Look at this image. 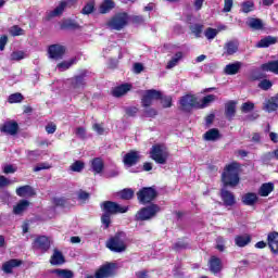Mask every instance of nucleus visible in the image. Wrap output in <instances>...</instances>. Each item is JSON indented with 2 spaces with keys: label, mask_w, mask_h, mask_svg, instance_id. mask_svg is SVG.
I'll return each mask as SVG.
<instances>
[{
  "label": "nucleus",
  "mask_w": 278,
  "mask_h": 278,
  "mask_svg": "<svg viewBox=\"0 0 278 278\" xmlns=\"http://www.w3.org/2000/svg\"><path fill=\"white\" fill-rule=\"evenodd\" d=\"M222 181L231 188H235V186L240 184V165H238V163H231L226 166V169L222 175Z\"/></svg>",
  "instance_id": "nucleus-1"
},
{
  "label": "nucleus",
  "mask_w": 278,
  "mask_h": 278,
  "mask_svg": "<svg viewBox=\"0 0 278 278\" xmlns=\"http://www.w3.org/2000/svg\"><path fill=\"white\" fill-rule=\"evenodd\" d=\"M106 25L109 29L121 31V29H125L129 25V14L126 12L117 13L108 21Z\"/></svg>",
  "instance_id": "nucleus-2"
},
{
  "label": "nucleus",
  "mask_w": 278,
  "mask_h": 278,
  "mask_svg": "<svg viewBox=\"0 0 278 278\" xmlns=\"http://www.w3.org/2000/svg\"><path fill=\"white\" fill-rule=\"evenodd\" d=\"M106 247L114 253H123L127 249L126 237L124 232L116 233L108 242Z\"/></svg>",
  "instance_id": "nucleus-3"
},
{
  "label": "nucleus",
  "mask_w": 278,
  "mask_h": 278,
  "mask_svg": "<svg viewBox=\"0 0 278 278\" xmlns=\"http://www.w3.org/2000/svg\"><path fill=\"white\" fill-rule=\"evenodd\" d=\"M150 155L156 164H164L168 160V149L164 144H155L152 147Z\"/></svg>",
  "instance_id": "nucleus-4"
},
{
  "label": "nucleus",
  "mask_w": 278,
  "mask_h": 278,
  "mask_svg": "<svg viewBox=\"0 0 278 278\" xmlns=\"http://www.w3.org/2000/svg\"><path fill=\"white\" fill-rule=\"evenodd\" d=\"M160 211H161L160 205L151 204V205L142 207L140 211H138V213L136 214V219L137 220H151V218H155V216H157Z\"/></svg>",
  "instance_id": "nucleus-5"
},
{
  "label": "nucleus",
  "mask_w": 278,
  "mask_h": 278,
  "mask_svg": "<svg viewBox=\"0 0 278 278\" xmlns=\"http://www.w3.org/2000/svg\"><path fill=\"white\" fill-rule=\"evenodd\" d=\"M157 197V191L151 187H144L139 192H137V199L139 203L146 205V203H151Z\"/></svg>",
  "instance_id": "nucleus-6"
},
{
  "label": "nucleus",
  "mask_w": 278,
  "mask_h": 278,
  "mask_svg": "<svg viewBox=\"0 0 278 278\" xmlns=\"http://www.w3.org/2000/svg\"><path fill=\"white\" fill-rule=\"evenodd\" d=\"M157 99H162V93L155 89H150L144 91L141 103L143 108H151L153 105L154 101H157Z\"/></svg>",
  "instance_id": "nucleus-7"
},
{
  "label": "nucleus",
  "mask_w": 278,
  "mask_h": 278,
  "mask_svg": "<svg viewBox=\"0 0 278 278\" xmlns=\"http://www.w3.org/2000/svg\"><path fill=\"white\" fill-rule=\"evenodd\" d=\"M102 210L104 212V214H125L127 212V206H121L119 204H117L116 202H104L102 204Z\"/></svg>",
  "instance_id": "nucleus-8"
},
{
  "label": "nucleus",
  "mask_w": 278,
  "mask_h": 278,
  "mask_svg": "<svg viewBox=\"0 0 278 278\" xmlns=\"http://www.w3.org/2000/svg\"><path fill=\"white\" fill-rule=\"evenodd\" d=\"M180 106L185 112H188L192 110V108H199V101L197 100V97L187 94L180 99Z\"/></svg>",
  "instance_id": "nucleus-9"
},
{
  "label": "nucleus",
  "mask_w": 278,
  "mask_h": 278,
  "mask_svg": "<svg viewBox=\"0 0 278 278\" xmlns=\"http://www.w3.org/2000/svg\"><path fill=\"white\" fill-rule=\"evenodd\" d=\"M48 53L52 60H62L64 53H66V48L60 45H53L49 47Z\"/></svg>",
  "instance_id": "nucleus-10"
},
{
  "label": "nucleus",
  "mask_w": 278,
  "mask_h": 278,
  "mask_svg": "<svg viewBox=\"0 0 278 278\" xmlns=\"http://www.w3.org/2000/svg\"><path fill=\"white\" fill-rule=\"evenodd\" d=\"M114 275V264H106L96 271V278H110Z\"/></svg>",
  "instance_id": "nucleus-11"
},
{
  "label": "nucleus",
  "mask_w": 278,
  "mask_h": 278,
  "mask_svg": "<svg viewBox=\"0 0 278 278\" xmlns=\"http://www.w3.org/2000/svg\"><path fill=\"white\" fill-rule=\"evenodd\" d=\"M267 244L271 253H274V255H277L278 254V232L274 231L268 233Z\"/></svg>",
  "instance_id": "nucleus-12"
},
{
  "label": "nucleus",
  "mask_w": 278,
  "mask_h": 278,
  "mask_svg": "<svg viewBox=\"0 0 278 278\" xmlns=\"http://www.w3.org/2000/svg\"><path fill=\"white\" fill-rule=\"evenodd\" d=\"M34 247L35 249H39V251H49L51 241H49V238L41 236L35 240Z\"/></svg>",
  "instance_id": "nucleus-13"
},
{
  "label": "nucleus",
  "mask_w": 278,
  "mask_h": 278,
  "mask_svg": "<svg viewBox=\"0 0 278 278\" xmlns=\"http://www.w3.org/2000/svg\"><path fill=\"white\" fill-rule=\"evenodd\" d=\"M22 264H23V261L12 258L2 265V270L7 275H10V274H12V270H14V268H18V266H21Z\"/></svg>",
  "instance_id": "nucleus-14"
},
{
  "label": "nucleus",
  "mask_w": 278,
  "mask_h": 278,
  "mask_svg": "<svg viewBox=\"0 0 278 278\" xmlns=\"http://www.w3.org/2000/svg\"><path fill=\"white\" fill-rule=\"evenodd\" d=\"M139 160H140V153L136 151H131L124 156V164L126 166H134L138 164Z\"/></svg>",
  "instance_id": "nucleus-15"
},
{
  "label": "nucleus",
  "mask_w": 278,
  "mask_h": 278,
  "mask_svg": "<svg viewBox=\"0 0 278 278\" xmlns=\"http://www.w3.org/2000/svg\"><path fill=\"white\" fill-rule=\"evenodd\" d=\"M210 270L211 273H214V275L220 273L223 270V261H220L219 257L212 256L208 262Z\"/></svg>",
  "instance_id": "nucleus-16"
},
{
  "label": "nucleus",
  "mask_w": 278,
  "mask_h": 278,
  "mask_svg": "<svg viewBox=\"0 0 278 278\" xmlns=\"http://www.w3.org/2000/svg\"><path fill=\"white\" fill-rule=\"evenodd\" d=\"M222 200L226 207H233V205L236 204V197H233V193L225 189L222 190Z\"/></svg>",
  "instance_id": "nucleus-17"
},
{
  "label": "nucleus",
  "mask_w": 278,
  "mask_h": 278,
  "mask_svg": "<svg viewBox=\"0 0 278 278\" xmlns=\"http://www.w3.org/2000/svg\"><path fill=\"white\" fill-rule=\"evenodd\" d=\"M68 81L71 84V90L79 91L86 86V80H84V76H75Z\"/></svg>",
  "instance_id": "nucleus-18"
},
{
  "label": "nucleus",
  "mask_w": 278,
  "mask_h": 278,
  "mask_svg": "<svg viewBox=\"0 0 278 278\" xmlns=\"http://www.w3.org/2000/svg\"><path fill=\"white\" fill-rule=\"evenodd\" d=\"M1 131L9 134V136H15L16 131H18V124L16 122H7L1 127Z\"/></svg>",
  "instance_id": "nucleus-19"
},
{
  "label": "nucleus",
  "mask_w": 278,
  "mask_h": 278,
  "mask_svg": "<svg viewBox=\"0 0 278 278\" xmlns=\"http://www.w3.org/2000/svg\"><path fill=\"white\" fill-rule=\"evenodd\" d=\"M273 45H277V37H273V36H267L263 39H261L257 43H256V48L257 49H266Z\"/></svg>",
  "instance_id": "nucleus-20"
},
{
  "label": "nucleus",
  "mask_w": 278,
  "mask_h": 278,
  "mask_svg": "<svg viewBox=\"0 0 278 278\" xmlns=\"http://www.w3.org/2000/svg\"><path fill=\"white\" fill-rule=\"evenodd\" d=\"M247 25L251 27V29H254V31L264 29V21L261 18L250 17L248 18Z\"/></svg>",
  "instance_id": "nucleus-21"
},
{
  "label": "nucleus",
  "mask_w": 278,
  "mask_h": 278,
  "mask_svg": "<svg viewBox=\"0 0 278 278\" xmlns=\"http://www.w3.org/2000/svg\"><path fill=\"white\" fill-rule=\"evenodd\" d=\"M240 68H242V62L237 61L235 63L226 65L224 71L226 75H238Z\"/></svg>",
  "instance_id": "nucleus-22"
},
{
  "label": "nucleus",
  "mask_w": 278,
  "mask_h": 278,
  "mask_svg": "<svg viewBox=\"0 0 278 278\" xmlns=\"http://www.w3.org/2000/svg\"><path fill=\"white\" fill-rule=\"evenodd\" d=\"M64 10H66V2H60V4L52 11H49L47 13L48 18H55V16H62L64 13Z\"/></svg>",
  "instance_id": "nucleus-23"
},
{
  "label": "nucleus",
  "mask_w": 278,
  "mask_h": 278,
  "mask_svg": "<svg viewBox=\"0 0 278 278\" xmlns=\"http://www.w3.org/2000/svg\"><path fill=\"white\" fill-rule=\"evenodd\" d=\"M131 90V85L125 84L121 85L118 87H115L112 91L113 97H124V94H127Z\"/></svg>",
  "instance_id": "nucleus-24"
},
{
  "label": "nucleus",
  "mask_w": 278,
  "mask_h": 278,
  "mask_svg": "<svg viewBox=\"0 0 278 278\" xmlns=\"http://www.w3.org/2000/svg\"><path fill=\"white\" fill-rule=\"evenodd\" d=\"M16 194L17 197H34L36 191H34L31 186H23L16 189Z\"/></svg>",
  "instance_id": "nucleus-25"
},
{
  "label": "nucleus",
  "mask_w": 278,
  "mask_h": 278,
  "mask_svg": "<svg viewBox=\"0 0 278 278\" xmlns=\"http://www.w3.org/2000/svg\"><path fill=\"white\" fill-rule=\"evenodd\" d=\"M275 190V185L273 182H265L258 189L260 197H268L270 192Z\"/></svg>",
  "instance_id": "nucleus-26"
},
{
  "label": "nucleus",
  "mask_w": 278,
  "mask_h": 278,
  "mask_svg": "<svg viewBox=\"0 0 278 278\" xmlns=\"http://www.w3.org/2000/svg\"><path fill=\"white\" fill-rule=\"evenodd\" d=\"M277 108H278V96L273 97L265 101L264 110H266V112H275Z\"/></svg>",
  "instance_id": "nucleus-27"
},
{
  "label": "nucleus",
  "mask_w": 278,
  "mask_h": 278,
  "mask_svg": "<svg viewBox=\"0 0 278 278\" xmlns=\"http://www.w3.org/2000/svg\"><path fill=\"white\" fill-rule=\"evenodd\" d=\"M251 243V236L240 235L235 238V244L240 248H244Z\"/></svg>",
  "instance_id": "nucleus-28"
},
{
  "label": "nucleus",
  "mask_w": 278,
  "mask_h": 278,
  "mask_svg": "<svg viewBox=\"0 0 278 278\" xmlns=\"http://www.w3.org/2000/svg\"><path fill=\"white\" fill-rule=\"evenodd\" d=\"M50 264H52V266H60L64 264V255H62V252L54 250L50 260Z\"/></svg>",
  "instance_id": "nucleus-29"
},
{
  "label": "nucleus",
  "mask_w": 278,
  "mask_h": 278,
  "mask_svg": "<svg viewBox=\"0 0 278 278\" xmlns=\"http://www.w3.org/2000/svg\"><path fill=\"white\" fill-rule=\"evenodd\" d=\"M52 275H55L58 278H74L75 274L71 269H53L51 270Z\"/></svg>",
  "instance_id": "nucleus-30"
},
{
  "label": "nucleus",
  "mask_w": 278,
  "mask_h": 278,
  "mask_svg": "<svg viewBox=\"0 0 278 278\" xmlns=\"http://www.w3.org/2000/svg\"><path fill=\"white\" fill-rule=\"evenodd\" d=\"M116 4L113 2V0H104L100 5V14H108L109 12H112Z\"/></svg>",
  "instance_id": "nucleus-31"
},
{
  "label": "nucleus",
  "mask_w": 278,
  "mask_h": 278,
  "mask_svg": "<svg viewBox=\"0 0 278 278\" xmlns=\"http://www.w3.org/2000/svg\"><path fill=\"white\" fill-rule=\"evenodd\" d=\"M103 160L96 157L91 161V169L93 170V173H96V175L103 173Z\"/></svg>",
  "instance_id": "nucleus-32"
},
{
  "label": "nucleus",
  "mask_w": 278,
  "mask_h": 278,
  "mask_svg": "<svg viewBox=\"0 0 278 278\" xmlns=\"http://www.w3.org/2000/svg\"><path fill=\"white\" fill-rule=\"evenodd\" d=\"M29 207V201L21 200L14 207L13 214L21 215Z\"/></svg>",
  "instance_id": "nucleus-33"
},
{
  "label": "nucleus",
  "mask_w": 278,
  "mask_h": 278,
  "mask_svg": "<svg viewBox=\"0 0 278 278\" xmlns=\"http://www.w3.org/2000/svg\"><path fill=\"white\" fill-rule=\"evenodd\" d=\"M217 97L215 94L205 96L200 102H198V109L203 110L204 108H207L210 103H214Z\"/></svg>",
  "instance_id": "nucleus-34"
},
{
  "label": "nucleus",
  "mask_w": 278,
  "mask_h": 278,
  "mask_svg": "<svg viewBox=\"0 0 278 278\" xmlns=\"http://www.w3.org/2000/svg\"><path fill=\"white\" fill-rule=\"evenodd\" d=\"M219 138H220V131H218V129L216 128L210 129L204 134V139L211 142L219 140Z\"/></svg>",
  "instance_id": "nucleus-35"
},
{
  "label": "nucleus",
  "mask_w": 278,
  "mask_h": 278,
  "mask_svg": "<svg viewBox=\"0 0 278 278\" xmlns=\"http://www.w3.org/2000/svg\"><path fill=\"white\" fill-rule=\"evenodd\" d=\"M261 68L265 72L275 73L278 75V61H271L261 65Z\"/></svg>",
  "instance_id": "nucleus-36"
},
{
  "label": "nucleus",
  "mask_w": 278,
  "mask_h": 278,
  "mask_svg": "<svg viewBox=\"0 0 278 278\" xmlns=\"http://www.w3.org/2000/svg\"><path fill=\"white\" fill-rule=\"evenodd\" d=\"M241 201L244 205H255V203H257V194L256 193H245L242 197Z\"/></svg>",
  "instance_id": "nucleus-37"
},
{
  "label": "nucleus",
  "mask_w": 278,
  "mask_h": 278,
  "mask_svg": "<svg viewBox=\"0 0 278 278\" xmlns=\"http://www.w3.org/2000/svg\"><path fill=\"white\" fill-rule=\"evenodd\" d=\"M226 55H233V53H238V42L229 41L224 47Z\"/></svg>",
  "instance_id": "nucleus-38"
},
{
  "label": "nucleus",
  "mask_w": 278,
  "mask_h": 278,
  "mask_svg": "<svg viewBox=\"0 0 278 278\" xmlns=\"http://www.w3.org/2000/svg\"><path fill=\"white\" fill-rule=\"evenodd\" d=\"M77 60L76 59H70L67 61H63L56 65V68L63 73L64 71H68L73 64H76Z\"/></svg>",
  "instance_id": "nucleus-39"
},
{
  "label": "nucleus",
  "mask_w": 278,
  "mask_h": 278,
  "mask_svg": "<svg viewBox=\"0 0 278 278\" xmlns=\"http://www.w3.org/2000/svg\"><path fill=\"white\" fill-rule=\"evenodd\" d=\"M184 58V53L182 52H177L170 61H168L166 68L170 70V68H175V66L177 64H179V60H181Z\"/></svg>",
  "instance_id": "nucleus-40"
},
{
  "label": "nucleus",
  "mask_w": 278,
  "mask_h": 278,
  "mask_svg": "<svg viewBox=\"0 0 278 278\" xmlns=\"http://www.w3.org/2000/svg\"><path fill=\"white\" fill-rule=\"evenodd\" d=\"M226 116L228 118H233L236 116V102L230 101L226 103Z\"/></svg>",
  "instance_id": "nucleus-41"
},
{
  "label": "nucleus",
  "mask_w": 278,
  "mask_h": 278,
  "mask_svg": "<svg viewBox=\"0 0 278 278\" xmlns=\"http://www.w3.org/2000/svg\"><path fill=\"white\" fill-rule=\"evenodd\" d=\"M27 58V54L23 51H13L10 55L11 62H21V60H25Z\"/></svg>",
  "instance_id": "nucleus-42"
},
{
  "label": "nucleus",
  "mask_w": 278,
  "mask_h": 278,
  "mask_svg": "<svg viewBox=\"0 0 278 278\" xmlns=\"http://www.w3.org/2000/svg\"><path fill=\"white\" fill-rule=\"evenodd\" d=\"M119 199H124L125 201H129V199H134V189H123L117 193Z\"/></svg>",
  "instance_id": "nucleus-43"
},
{
  "label": "nucleus",
  "mask_w": 278,
  "mask_h": 278,
  "mask_svg": "<svg viewBox=\"0 0 278 278\" xmlns=\"http://www.w3.org/2000/svg\"><path fill=\"white\" fill-rule=\"evenodd\" d=\"M218 31L219 30L216 28L208 27L205 29L204 36L207 40H214V38H216V36H218Z\"/></svg>",
  "instance_id": "nucleus-44"
},
{
  "label": "nucleus",
  "mask_w": 278,
  "mask_h": 278,
  "mask_svg": "<svg viewBox=\"0 0 278 278\" xmlns=\"http://www.w3.org/2000/svg\"><path fill=\"white\" fill-rule=\"evenodd\" d=\"M254 7L255 4L253 3V1L251 0L244 1L241 4V12H243L244 14H249V12H253Z\"/></svg>",
  "instance_id": "nucleus-45"
},
{
  "label": "nucleus",
  "mask_w": 278,
  "mask_h": 278,
  "mask_svg": "<svg viewBox=\"0 0 278 278\" xmlns=\"http://www.w3.org/2000/svg\"><path fill=\"white\" fill-rule=\"evenodd\" d=\"M92 12H94V1H89L83 8L81 14L88 16L89 14H92Z\"/></svg>",
  "instance_id": "nucleus-46"
},
{
  "label": "nucleus",
  "mask_w": 278,
  "mask_h": 278,
  "mask_svg": "<svg viewBox=\"0 0 278 278\" xmlns=\"http://www.w3.org/2000/svg\"><path fill=\"white\" fill-rule=\"evenodd\" d=\"M77 27H79V25H77L73 20H65L61 24V29H77Z\"/></svg>",
  "instance_id": "nucleus-47"
},
{
  "label": "nucleus",
  "mask_w": 278,
  "mask_h": 278,
  "mask_svg": "<svg viewBox=\"0 0 278 278\" xmlns=\"http://www.w3.org/2000/svg\"><path fill=\"white\" fill-rule=\"evenodd\" d=\"M192 34H194L195 38H201V34L203 31V25L194 24L190 26Z\"/></svg>",
  "instance_id": "nucleus-48"
},
{
  "label": "nucleus",
  "mask_w": 278,
  "mask_h": 278,
  "mask_svg": "<svg viewBox=\"0 0 278 278\" xmlns=\"http://www.w3.org/2000/svg\"><path fill=\"white\" fill-rule=\"evenodd\" d=\"M23 101V94L21 93H12L8 98L9 103H21Z\"/></svg>",
  "instance_id": "nucleus-49"
},
{
  "label": "nucleus",
  "mask_w": 278,
  "mask_h": 278,
  "mask_svg": "<svg viewBox=\"0 0 278 278\" xmlns=\"http://www.w3.org/2000/svg\"><path fill=\"white\" fill-rule=\"evenodd\" d=\"M254 109L255 104L253 102H245L241 106V112H243V114H249V112H253Z\"/></svg>",
  "instance_id": "nucleus-50"
},
{
  "label": "nucleus",
  "mask_w": 278,
  "mask_h": 278,
  "mask_svg": "<svg viewBox=\"0 0 278 278\" xmlns=\"http://www.w3.org/2000/svg\"><path fill=\"white\" fill-rule=\"evenodd\" d=\"M258 88H261V90H270V88H273V81L263 79L258 83Z\"/></svg>",
  "instance_id": "nucleus-51"
},
{
  "label": "nucleus",
  "mask_w": 278,
  "mask_h": 278,
  "mask_svg": "<svg viewBox=\"0 0 278 278\" xmlns=\"http://www.w3.org/2000/svg\"><path fill=\"white\" fill-rule=\"evenodd\" d=\"M10 34L11 36H24L25 30H23V28L15 25L10 28Z\"/></svg>",
  "instance_id": "nucleus-52"
},
{
  "label": "nucleus",
  "mask_w": 278,
  "mask_h": 278,
  "mask_svg": "<svg viewBox=\"0 0 278 278\" xmlns=\"http://www.w3.org/2000/svg\"><path fill=\"white\" fill-rule=\"evenodd\" d=\"M71 170H73L74 173H81V170H84V163H81L80 161H76L71 165Z\"/></svg>",
  "instance_id": "nucleus-53"
},
{
  "label": "nucleus",
  "mask_w": 278,
  "mask_h": 278,
  "mask_svg": "<svg viewBox=\"0 0 278 278\" xmlns=\"http://www.w3.org/2000/svg\"><path fill=\"white\" fill-rule=\"evenodd\" d=\"M143 112L148 118H153L154 116H157V110H155L151 106H146Z\"/></svg>",
  "instance_id": "nucleus-54"
},
{
  "label": "nucleus",
  "mask_w": 278,
  "mask_h": 278,
  "mask_svg": "<svg viewBox=\"0 0 278 278\" xmlns=\"http://www.w3.org/2000/svg\"><path fill=\"white\" fill-rule=\"evenodd\" d=\"M110 216L111 215L109 213H104L101 217V222L102 225H104V229H108V227H110V224L112 223Z\"/></svg>",
  "instance_id": "nucleus-55"
},
{
  "label": "nucleus",
  "mask_w": 278,
  "mask_h": 278,
  "mask_svg": "<svg viewBox=\"0 0 278 278\" xmlns=\"http://www.w3.org/2000/svg\"><path fill=\"white\" fill-rule=\"evenodd\" d=\"M216 250L220 252L225 251V238L218 237L216 239Z\"/></svg>",
  "instance_id": "nucleus-56"
},
{
  "label": "nucleus",
  "mask_w": 278,
  "mask_h": 278,
  "mask_svg": "<svg viewBox=\"0 0 278 278\" xmlns=\"http://www.w3.org/2000/svg\"><path fill=\"white\" fill-rule=\"evenodd\" d=\"M78 199H79V201L85 203V201H88L90 199V193H88L84 190H80V191H78Z\"/></svg>",
  "instance_id": "nucleus-57"
},
{
  "label": "nucleus",
  "mask_w": 278,
  "mask_h": 278,
  "mask_svg": "<svg viewBox=\"0 0 278 278\" xmlns=\"http://www.w3.org/2000/svg\"><path fill=\"white\" fill-rule=\"evenodd\" d=\"M161 103H162L163 108H170V105H173V98H170V97L162 98Z\"/></svg>",
  "instance_id": "nucleus-58"
},
{
  "label": "nucleus",
  "mask_w": 278,
  "mask_h": 278,
  "mask_svg": "<svg viewBox=\"0 0 278 278\" xmlns=\"http://www.w3.org/2000/svg\"><path fill=\"white\" fill-rule=\"evenodd\" d=\"M93 131H97L99 136H103V134H105V128H103V125L101 124H94Z\"/></svg>",
  "instance_id": "nucleus-59"
},
{
  "label": "nucleus",
  "mask_w": 278,
  "mask_h": 278,
  "mask_svg": "<svg viewBox=\"0 0 278 278\" xmlns=\"http://www.w3.org/2000/svg\"><path fill=\"white\" fill-rule=\"evenodd\" d=\"M233 8V0H225L224 3V12H231V9Z\"/></svg>",
  "instance_id": "nucleus-60"
},
{
  "label": "nucleus",
  "mask_w": 278,
  "mask_h": 278,
  "mask_svg": "<svg viewBox=\"0 0 278 278\" xmlns=\"http://www.w3.org/2000/svg\"><path fill=\"white\" fill-rule=\"evenodd\" d=\"M48 168H51V165L47 164V163H41L39 165H37L34 170L35 173H38L40 170H48Z\"/></svg>",
  "instance_id": "nucleus-61"
},
{
  "label": "nucleus",
  "mask_w": 278,
  "mask_h": 278,
  "mask_svg": "<svg viewBox=\"0 0 278 278\" xmlns=\"http://www.w3.org/2000/svg\"><path fill=\"white\" fill-rule=\"evenodd\" d=\"M142 71H144V65H142V63L134 64V73H136L137 75H140V73H142Z\"/></svg>",
  "instance_id": "nucleus-62"
},
{
  "label": "nucleus",
  "mask_w": 278,
  "mask_h": 278,
  "mask_svg": "<svg viewBox=\"0 0 278 278\" xmlns=\"http://www.w3.org/2000/svg\"><path fill=\"white\" fill-rule=\"evenodd\" d=\"M126 114H127V116H135L136 114H138V108H136V106L127 108Z\"/></svg>",
  "instance_id": "nucleus-63"
},
{
  "label": "nucleus",
  "mask_w": 278,
  "mask_h": 278,
  "mask_svg": "<svg viewBox=\"0 0 278 278\" xmlns=\"http://www.w3.org/2000/svg\"><path fill=\"white\" fill-rule=\"evenodd\" d=\"M136 277H137V278H149V271H147V270L138 271V273L136 274Z\"/></svg>",
  "instance_id": "nucleus-64"
}]
</instances>
